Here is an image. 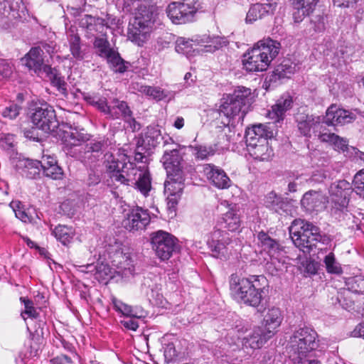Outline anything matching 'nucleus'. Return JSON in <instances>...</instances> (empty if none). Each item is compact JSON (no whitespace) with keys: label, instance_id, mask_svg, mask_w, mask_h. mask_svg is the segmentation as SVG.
Listing matches in <instances>:
<instances>
[{"label":"nucleus","instance_id":"nucleus-5","mask_svg":"<svg viewBox=\"0 0 364 364\" xmlns=\"http://www.w3.org/2000/svg\"><path fill=\"white\" fill-rule=\"evenodd\" d=\"M129 172H127V175L117 173L115 181L122 184L132 186L144 198L149 197L152 191V178L148 166L143 164L134 166L132 163H129Z\"/></svg>","mask_w":364,"mask_h":364},{"label":"nucleus","instance_id":"nucleus-15","mask_svg":"<svg viewBox=\"0 0 364 364\" xmlns=\"http://www.w3.org/2000/svg\"><path fill=\"white\" fill-rule=\"evenodd\" d=\"M203 171L208 180L216 188L225 189L230 186V180L229 177L220 167L207 164L203 165Z\"/></svg>","mask_w":364,"mask_h":364},{"label":"nucleus","instance_id":"nucleus-25","mask_svg":"<svg viewBox=\"0 0 364 364\" xmlns=\"http://www.w3.org/2000/svg\"><path fill=\"white\" fill-rule=\"evenodd\" d=\"M223 103L220 106V113L227 118V124H228L231 119H234L236 117L239 119L243 118L246 111L240 107L238 102H235L228 95L223 98Z\"/></svg>","mask_w":364,"mask_h":364},{"label":"nucleus","instance_id":"nucleus-27","mask_svg":"<svg viewBox=\"0 0 364 364\" xmlns=\"http://www.w3.org/2000/svg\"><path fill=\"white\" fill-rule=\"evenodd\" d=\"M316 0H292L293 18L294 22L299 23L309 16L314 10Z\"/></svg>","mask_w":364,"mask_h":364},{"label":"nucleus","instance_id":"nucleus-57","mask_svg":"<svg viewBox=\"0 0 364 364\" xmlns=\"http://www.w3.org/2000/svg\"><path fill=\"white\" fill-rule=\"evenodd\" d=\"M15 144V136L11 134H0V146L4 149H11Z\"/></svg>","mask_w":364,"mask_h":364},{"label":"nucleus","instance_id":"nucleus-54","mask_svg":"<svg viewBox=\"0 0 364 364\" xmlns=\"http://www.w3.org/2000/svg\"><path fill=\"white\" fill-rule=\"evenodd\" d=\"M21 110V106L12 102L1 109V115L6 119L13 120L19 115Z\"/></svg>","mask_w":364,"mask_h":364},{"label":"nucleus","instance_id":"nucleus-43","mask_svg":"<svg viewBox=\"0 0 364 364\" xmlns=\"http://www.w3.org/2000/svg\"><path fill=\"white\" fill-rule=\"evenodd\" d=\"M106 166L110 172H112V175L111 176V177L114 181L115 175L117 173H123L124 175H127V173L129 172V171L131 170L129 163L127 164L124 161H119L118 159H115L114 157H112V159L111 161L107 159V164Z\"/></svg>","mask_w":364,"mask_h":364},{"label":"nucleus","instance_id":"nucleus-11","mask_svg":"<svg viewBox=\"0 0 364 364\" xmlns=\"http://www.w3.org/2000/svg\"><path fill=\"white\" fill-rule=\"evenodd\" d=\"M151 217L147 209L136 206L127 213L122 224L130 232L141 231L145 230L150 223Z\"/></svg>","mask_w":364,"mask_h":364},{"label":"nucleus","instance_id":"nucleus-39","mask_svg":"<svg viewBox=\"0 0 364 364\" xmlns=\"http://www.w3.org/2000/svg\"><path fill=\"white\" fill-rule=\"evenodd\" d=\"M257 239L259 245L264 250L268 251L270 255L275 254L281 250V247L278 241L272 238L268 234L263 231L258 233Z\"/></svg>","mask_w":364,"mask_h":364},{"label":"nucleus","instance_id":"nucleus-6","mask_svg":"<svg viewBox=\"0 0 364 364\" xmlns=\"http://www.w3.org/2000/svg\"><path fill=\"white\" fill-rule=\"evenodd\" d=\"M352 191L350 183L346 180H339L330 186L331 213L336 218L346 210Z\"/></svg>","mask_w":364,"mask_h":364},{"label":"nucleus","instance_id":"nucleus-64","mask_svg":"<svg viewBox=\"0 0 364 364\" xmlns=\"http://www.w3.org/2000/svg\"><path fill=\"white\" fill-rule=\"evenodd\" d=\"M127 318H128L122 321L121 323L127 329L132 330L134 331H136L139 327L138 322L136 320L133 319L134 317Z\"/></svg>","mask_w":364,"mask_h":364},{"label":"nucleus","instance_id":"nucleus-29","mask_svg":"<svg viewBox=\"0 0 364 364\" xmlns=\"http://www.w3.org/2000/svg\"><path fill=\"white\" fill-rule=\"evenodd\" d=\"M15 168L23 176L28 178H34L39 175L41 170V164L38 160L27 159L17 160Z\"/></svg>","mask_w":364,"mask_h":364},{"label":"nucleus","instance_id":"nucleus-52","mask_svg":"<svg viewBox=\"0 0 364 364\" xmlns=\"http://www.w3.org/2000/svg\"><path fill=\"white\" fill-rule=\"evenodd\" d=\"M323 262L328 273L335 274H340L342 273L343 271L341 264L336 261L333 252H330L325 256Z\"/></svg>","mask_w":364,"mask_h":364},{"label":"nucleus","instance_id":"nucleus-26","mask_svg":"<svg viewBox=\"0 0 364 364\" xmlns=\"http://www.w3.org/2000/svg\"><path fill=\"white\" fill-rule=\"evenodd\" d=\"M80 26L87 30V32L92 36L95 33H101L105 36L108 26L105 19L95 17L91 15H85L80 20Z\"/></svg>","mask_w":364,"mask_h":364},{"label":"nucleus","instance_id":"nucleus-3","mask_svg":"<svg viewBox=\"0 0 364 364\" xmlns=\"http://www.w3.org/2000/svg\"><path fill=\"white\" fill-rule=\"evenodd\" d=\"M280 48V43L271 38L259 41L244 55V68L249 72L266 70L279 54Z\"/></svg>","mask_w":364,"mask_h":364},{"label":"nucleus","instance_id":"nucleus-16","mask_svg":"<svg viewBox=\"0 0 364 364\" xmlns=\"http://www.w3.org/2000/svg\"><path fill=\"white\" fill-rule=\"evenodd\" d=\"M355 116L353 113L343 109L338 108L336 105H331L328 108L323 122L328 125L336 126L351 122Z\"/></svg>","mask_w":364,"mask_h":364},{"label":"nucleus","instance_id":"nucleus-62","mask_svg":"<svg viewBox=\"0 0 364 364\" xmlns=\"http://www.w3.org/2000/svg\"><path fill=\"white\" fill-rule=\"evenodd\" d=\"M41 164V168L42 171L46 170V168H49L57 163L55 158L50 155H43L41 157V160L38 161Z\"/></svg>","mask_w":364,"mask_h":364},{"label":"nucleus","instance_id":"nucleus-22","mask_svg":"<svg viewBox=\"0 0 364 364\" xmlns=\"http://www.w3.org/2000/svg\"><path fill=\"white\" fill-rule=\"evenodd\" d=\"M272 337L271 331L267 332L262 327H256L248 336L243 338L242 343L246 348L259 349Z\"/></svg>","mask_w":364,"mask_h":364},{"label":"nucleus","instance_id":"nucleus-50","mask_svg":"<svg viewBox=\"0 0 364 364\" xmlns=\"http://www.w3.org/2000/svg\"><path fill=\"white\" fill-rule=\"evenodd\" d=\"M97 53L101 58H105L114 49L110 47V43L105 37H96L93 43Z\"/></svg>","mask_w":364,"mask_h":364},{"label":"nucleus","instance_id":"nucleus-61","mask_svg":"<svg viewBox=\"0 0 364 364\" xmlns=\"http://www.w3.org/2000/svg\"><path fill=\"white\" fill-rule=\"evenodd\" d=\"M13 73V68L9 63L4 60H0V77H9Z\"/></svg>","mask_w":364,"mask_h":364},{"label":"nucleus","instance_id":"nucleus-18","mask_svg":"<svg viewBox=\"0 0 364 364\" xmlns=\"http://www.w3.org/2000/svg\"><path fill=\"white\" fill-rule=\"evenodd\" d=\"M327 198L321 192L309 191L301 200V206L309 213L320 211L326 207Z\"/></svg>","mask_w":364,"mask_h":364},{"label":"nucleus","instance_id":"nucleus-47","mask_svg":"<svg viewBox=\"0 0 364 364\" xmlns=\"http://www.w3.org/2000/svg\"><path fill=\"white\" fill-rule=\"evenodd\" d=\"M201 41L203 43H206L205 47L208 52H214L216 50L226 46L228 43L225 38L220 36H214L213 38L205 36Z\"/></svg>","mask_w":364,"mask_h":364},{"label":"nucleus","instance_id":"nucleus-58","mask_svg":"<svg viewBox=\"0 0 364 364\" xmlns=\"http://www.w3.org/2000/svg\"><path fill=\"white\" fill-rule=\"evenodd\" d=\"M295 67L287 64H281L277 67L274 73L279 76V78L290 77V75L294 73Z\"/></svg>","mask_w":364,"mask_h":364},{"label":"nucleus","instance_id":"nucleus-33","mask_svg":"<svg viewBox=\"0 0 364 364\" xmlns=\"http://www.w3.org/2000/svg\"><path fill=\"white\" fill-rule=\"evenodd\" d=\"M272 132L267 129V125L264 124H255L252 127L248 128L245 132L246 144L259 142L261 138H271L272 136Z\"/></svg>","mask_w":364,"mask_h":364},{"label":"nucleus","instance_id":"nucleus-51","mask_svg":"<svg viewBox=\"0 0 364 364\" xmlns=\"http://www.w3.org/2000/svg\"><path fill=\"white\" fill-rule=\"evenodd\" d=\"M193 149L195 156L197 159L202 160L207 159L210 156H213L215 152L218 151L217 149V145H215L214 144L208 146H196Z\"/></svg>","mask_w":364,"mask_h":364},{"label":"nucleus","instance_id":"nucleus-36","mask_svg":"<svg viewBox=\"0 0 364 364\" xmlns=\"http://www.w3.org/2000/svg\"><path fill=\"white\" fill-rule=\"evenodd\" d=\"M235 102H238L241 107L245 109V106L250 105L252 99V92L250 88L244 86L236 87L232 93L227 95Z\"/></svg>","mask_w":364,"mask_h":364},{"label":"nucleus","instance_id":"nucleus-30","mask_svg":"<svg viewBox=\"0 0 364 364\" xmlns=\"http://www.w3.org/2000/svg\"><path fill=\"white\" fill-rule=\"evenodd\" d=\"M283 320V316L281 310L277 307H272L268 309L266 315L263 319V328L267 332L271 331V335L273 336L277 328L281 325Z\"/></svg>","mask_w":364,"mask_h":364},{"label":"nucleus","instance_id":"nucleus-14","mask_svg":"<svg viewBox=\"0 0 364 364\" xmlns=\"http://www.w3.org/2000/svg\"><path fill=\"white\" fill-rule=\"evenodd\" d=\"M107 145L105 140H92L85 146L84 151L80 154L82 162L92 165L100 160Z\"/></svg>","mask_w":364,"mask_h":364},{"label":"nucleus","instance_id":"nucleus-46","mask_svg":"<svg viewBox=\"0 0 364 364\" xmlns=\"http://www.w3.org/2000/svg\"><path fill=\"white\" fill-rule=\"evenodd\" d=\"M112 303L117 311L127 317L141 318L142 316V315H139L136 309H134L132 306L123 303L122 301L117 299L115 297L112 298Z\"/></svg>","mask_w":364,"mask_h":364},{"label":"nucleus","instance_id":"nucleus-48","mask_svg":"<svg viewBox=\"0 0 364 364\" xmlns=\"http://www.w3.org/2000/svg\"><path fill=\"white\" fill-rule=\"evenodd\" d=\"M193 40L179 37L176 41V51L178 53L186 55L188 58L193 55L196 50L193 47Z\"/></svg>","mask_w":364,"mask_h":364},{"label":"nucleus","instance_id":"nucleus-32","mask_svg":"<svg viewBox=\"0 0 364 364\" xmlns=\"http://www.w3.org/2000/svg\"><path fill=\"white\" fill-rule=\"evenodd\" d=\"M164 183V191L169 196H181L184 188V173L167 175Z\"/></svg>","mask_w":364,"mask_h":364},{"label":"nucleus","instance_id":"nucleus-4","mask_svg":"<svg viewBox=\"0 0 364 364\" xmlns=\"http://www.w3.org/2000/svg\"><path fill=\"white\" fill-rule=\"evenodd\" d=\"M289 233L294 245L304 252L309 253L322 240L319 228L302 219L292 222Z\"/></svg>","mask_w":364,"mask_h":364},{"label":"nucleus","instance_id":"nucleus-21","mask_svg":"<svg viewBox=\"0 0 364 364\" xmlns=\"http://www.w3.org/2000/svg\"><path fill=\"white\" fill-rule=\"evenodd\" d=\"M247 147L250 155L255 160L269 161L274 155L273 149L265 138H261L259 142L248 144Z\"/></svg>","mask_w":364,"mask_h":364},{"label":"nucleus","instance_id":"nucleus-37","mask_svg":"<svg viewBox=\"0 0 364 364\" xmlns=\"http://www.w3.org/2000/svg\"><path fill=\"white\" fill-rule=\"evenodd\" d=\"M264 205L267 208L279 213H280V211H285L287 206V203L284 198L274 191L269 193L265 196Z\"/></svg>","mask_w":364,"mask_h":364},{"label":"nucleus","instance_id":"nucleus-40","mask_svg":"<svg viewBox=\"0 0 364 364\" xmlns=\"http://www.w3.org/2000/svg\"><path fill=\"white\" fill-rule=\"evenodd\" d=\"M52 232L55 237L64 245L69 244L75 234L72 227L62 225L56 226Z\"/></svg>","mask_w":364,"mask_h":364},{"label":"nucleus","instance_id":"nucleus-10","mask_svg":"<svg viewBox=\"0 0 364 364\" xmlns=\"http://www.w3.org/2000/svg\"><path fill=\"white\" fill-rule=\"evenodd\" d=\"M195 4L192 0L171 3L166 9L167 15L173 23H186L192 21L198 9Z\"/></svg>","mask_w":364,"mask_h":364},{"label":"nucleus","instance_id":"nucleus-2","mask_svg":"<svg viewBox=\"0 0 364 364\" xmlns=\"http://www.w3.org/2000/svg\"><path fill=\"white\" fill-rule=\"evenodd\" d=\"M316 332L308 327L296 331L289 340V357L295 364H321L311 353L318 347Z\"/></svg>","mask_w":364,"mask_h":364},{"label":"nucleus","instance_id":"nucleus-9","mask_svg":"<svg viewBox=\"0 0 364 364\" xmlns=\"http://www.w3.org/2000/svg\"><path fill=\"white\" fill-rule=\"evenodd\" d=\"M231 243L229 234L220 228H214L208 240V245L213 256L220 259H227L232 254Z\"/></svg>","mask_w":364,"mask_h":364},{"label":"nucleus","instance_id":"nucleus-42","mask_svg":"<svg viewBox=\"0 0 364 364\" xmlns=\"http://www.w3.org/2000/svg\"><path fill=\"white\" fill-rule=\"evenodd\" d=\"M318 139L323 142L332 144L334 149L338 151H345L348 149L347 141L333 133H323L318 135Z\"/></svg>","mask_w":364,"mask_h":364},{"label":"nucleus","instance_id":"nucleus-7","mask_svg":"<svg viewBox=\"0 0 364 364\" xmlns=\"http://www.w3.org/2000/svg\"><path fill=\"white\" fill-rule=\"evenodd\" d=\"M151 247L161 260L168 259L177 249V239L168 232L158 230L150 235Z\"/></svg>","mask_w":364,"mask_h":364},{"label":"nucleus","instance_id":"nucleus-41","mask_svg":"<svg viewBox=\"0 0 364 364\" xmlns=\"http://www.w3.org/2000/svg\"><path fill=\"white\" fill-rule=\"evenodd\" d=\"M53 86L56 87L58 90L63 95H67L66 83L64 78L58 73L55 69L51 67L46 68V73Z\"/></svg>","mask_w":364,"mask_h":364},{"label":"nucleus","instance_id":"nucleus-1","mask_svg":"<svg viewBox=\"0 0 364 364\" xmlns=\"http://www.w3.org/2000/svg\"><path fill=\"white\" fill-rule=\"evenodd\" d=\"M267 284V280L262 275L241 278L232 274L230 278V295L238 302L257 307L263 299L264 289Z\"/></svg>","mask_w":364,"mask_h":364},{"label":"nucleus","instance_id":"nucleus-24","mask_svg":"<svg viewBox=\"0 0 364 364\" xmlns=\"http://www.w3.org/2000/svg\"><path fill=\"white\" fill-rule=\"evenodd\" d=\"M241 225L240 217L238 210L235 207H230L228 210L220 218L214 228H222L229 231L235 232L240 229Z\"/></svg>","mask_w":364,"mask_h":364},{"label":"nucleus","instance_id":"nucleus-20","mask_svg":"<svg viewBox=\"0 0 364 364\" xmlns=\"http://www.w3.org/2000/svg\"><path fill=\"white\" fill-rule=\"evenodd\" d=\"M136 4V14L134 21L136 25H143L147 27L151 26L154 21V16L156 14V7L149 5L146 2H141L140 1H135Z\"/></svg>","mask_w":364,"mask_h":364},{"label":"nucleus","instance_id":"nucleus-60","mask_svg":"<svg viewBox=\"0 0 364 364\" xmlns=\"http://www.w3.org/2000/svg\"><path fill=\"white\" fill-rule=\"evenodd\" d=\"M92 104L95 105L99 110L106 115H109L111 104L108 105L105 98H98L97 100H93Z\"/></svg>","mask_w":364,"mask_h":364},{"label":"nucleus","instance_id":"nucleus-45","mask_svg":"<svg viewBox=\"0 0 364 364\" xmlns=\"http://www.w3.org/2000/svg\"><path fill=\"white\" fill-rule=\"evenodd\" d=\"M105 59L114 72L120 73L125 72L127 67L124 61L115 50H113Z\"/></svg>","mask_w":364,"mask_h":364},{"label":"nucleus","instance_id":"nucleus-19","mask_svg":"<svg viewBox=\"0 0 364 364\" xmlns=\"http://www.w3.org/2000/svg\"><path fill=\"white\" fill-rule=\"evenodd\" d=\"M43 50L39 48H33L22 59L26 66L40 75L46 73V68L50 67L46 65L43 58Z\"/></svg>","mask_w":364,"mask_h":364},{"label":"nucleus","instance_id":"nucleus-49","mask_svg":"<svg viewBox=\"0 0 364 364\" xmlns=\"http://www.w3.org/2000/svg\"><path fill=\"white\" fill-rule=\"evenodd\" d=\"M346 289L355 294H364V277L356 276L346 280Z\"/></svg>","mask_w":364,"mask_h":364},{"label":"nucleus","instance_id":"nucleus-34","mask_svg":"<svg viewBox=\"0 0 364 364\" xmlns=\"http://www.w3.org/2000/svg\"><path fill=\"white\" fill-rule=\"evenodd\" d=\"M162 139L161 130L158 126H149L146 128L144 136L141 139V146L146 150H151L156 147Z\"/></svg>","mask_w":364,"mask_h":364},{"label":"nucleus","instance_id":"nucleus-17","mask_svg":"<svg viewBox=\"0 0 364 364\" xmlns=\"http://www.w3.org/2000/svg\"><path fill=\"white\" fill-rule=\"evenodd\" d=\"M161 161L167 175L183 173V159L178 149H172L171 150H166Z\"/></svg>","mask_w":364,"mask_h":364},{"label":"nucleus","instance_id":"nucleus-35","mask_svg":"<svg viewBox=\"0 0 364 364\" xmlns=\"http://www.w3.org/2000/svg\"><path fill=\"white\" fill-rule=\"evenodd\" d=\"M274 9V7L272 4H255L249 9L247 14L246 21L252 23L258 18H262L269 12H272Z\"/></svg>","mask_w":364,"mask_h":364},{"label":"nucleus","instance_id":"nucleus-56","mask_svg":"<svg viewBox=\"0 0 364 364\" xmlns=\"http://www.w3.org/2000/svg\"><path fill=\"white\" fill-rule=\"evenodd\" d=\"M20 300L25 307V311L21 313V315L23 316V314H26L28 317L36 318L38 316V313L33 307V301L26 297H21Z\"/></svg>","mask_w":364,"mask_h":364},{"label":"nucleus","instance_id":"nucleus-12","mask_svg":"<svg viewBox=\"0 0 364 364\" xmlns=\"http://www.w3.org/2000/svg\"><path fill=\"white\" fill-rule=\"evenodd\" d=\"M108 117L111 119H122L129 124L133 131L139 130L140 124L133 117V112L125 101L114 98L111 102V107Z\"/></svg>","mask_w":364,"mask_h":364},{"label":"nucleus","instance_id":"nucleus-53","mask_svg":"<svg viewBox=\"0 0 364 364\" xmlns=\"http://www.w3.org/2000/svg\"><path fill=\"white\" fill-rule=\"evenodd\" d=\"M225 127L223 129L219 130L220 134L218 136V141L214 144L217 145L218 150L228 149L230 137L228 135L227 132H230V127L226 122H223Z\"/></svg>","mask_w":364,"mask_h":364},{"label":"nucleus","instance_id":"nucleus-38","mask_svg":"<svg viewBox=\"0 0 364 364\" xmlns=\"http://www.w3.org/2000/svg\"><path fill=\"white\" fill-rule=\"evenodd\" d=\"M136 90L139 92L158 101L171 97V92L169 91L161 89L159 87L141 85H138Z\"/></svg>","mask_w":364,"mask_h":364},{"label":"nucleus","instance_id":"nucleus-28","mask_svg":"<svg viewBox=\"0 0 364 364\" xmlns=\"http://www.w3.org/2000/svg\"><path fill=\"white\" fill-rule=\"evenodd\" d=\"M61 137L65 145L70 147L80 146L90 139L89 134L84 129L72 127L64 130Z\"/></svg>","mask_w":364,"mask_h":364},{"label":"nucleus","instance_id":"nucleus-55","mask_svg":"<svg viewBox=\"0 0 364 364\" xmlns=\"http://www.w3.org/2000/svg\"><path fill=\"white\" fill-rule=\"evenodd\" d=\"M353 191L360 197L364 198V169L358 172L353 179Z\"/></svg>","mask_w":364,"mask_h":364},{"label":"nucleus","instance_id":"nucleus-8","mask_svg":"<svg viewBox=\"0 0 364 364\" xmlns=\"http://www.w3.org/2000/svg\"><path fill=\"white\" fill-rule=\"evenodd\" d=\"M31 119L36 128L46 133L54 131L58 127L55 112L53 107L47 104L35 107Z\"/></svg>","mask_w":364,"mask_h":364},{"label":"nucleus","instance_id":"nucleus-31","mask_svg":"<svg viewBox=\"0 0 364 364\" xmlns=\"http://www.w3.org/2000/svg\"><path fill=\"white\" fill-rule=\"evenodd\" d=\"M150 27L136 25V21L128 28V38L139 46H142L149 37Z\"/></svg>","mask_w":364,"mask_h":364},{"label":"nucleus","instance_id":"nucleus-59","mask_svg":"<svg viewBox=\"0 0 364 364\" xmlns=\"http://www.w3.org/2000/svg\"><path fill=\"white\" fill-rule=\"evenodd\" d=\"M43 172L46 176L55 180L60 179L63 175L62 168L57 163L49 168H46V170L43 171Z\"/></svg>","mask_w":364,"mask_h":364},{"label":"nucleus","instance_id":"nucleus-44","mask_svg":"<svg viewBox=\"0 0 364 364\" xmlns=\"http://www.w3.org/2000/svg\"><path fill=\"white\" fill-rule=\"evenodd\" d=\"M70 51L74 58L82 60L85 58V52L81 48L80 38L77 34L72 33L68 36Z\"/></svg>","mask_w":364,"mask_h":364},{"label":"nucleus","instance_id":"nucleus-23","mask_svg":"<svg viewBox=\"0 0 364 364\" xmlns=\"http://www.w3.org/2000/svg\"><path fill=\"white\" fill-rule=\"evenodd\" d=\"M292 97L289 94L284 95L277 100L275 105L272 106V109L268 112L267 116L275 122L282 121L285 113L292 107Z\"/></svg>","mask_w":364,"mask_h":364},{"label":"nucleus","instance_id":"nucleus-13","mask_svg":"<svg viewBox=\"0 0 364 364\" xmlns=\"http://www.w3.org/2000/svg\"><path fill=\"white\" fill-rule=\"evenodd\" d=\"M323 119L320 116L313 114H298L296 117L297 127L301 134L310 136L311 132L316 135L322 134Z\"/></svg>","mask_w":364,"mask_h":364},{"label":"nucleus","instance_id":"nucleus-63","mask_svg":"<svg viewBox=\"0 0 364 364\" xmlns=\"http://www.w3.org/2000/svg\"><path fill=\"white\" fill-rule=\"evenodd\" d=\"M312 25V29L316 32H319L324 29L323 18L321 16H316L310 21Z\"/></svg>","mask_w":364,"mask_h":364}]
</instances>
